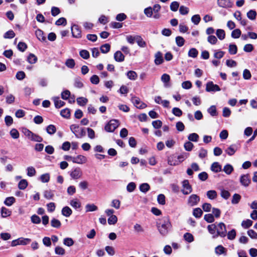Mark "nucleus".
<instances>
[{"mask_svg": "<svg viewBox=\"0 0 257 257\" xmlns=\"http://www.w3.org/2000/svg\"><path fill=\"white\" fill-rule=\"evenodd\" d=\"M157 224V228L160 233L163 235H166L171 227V224L168 217H163L160 220Z\"/></svg>", "mask_w": 257, "mask_h": 257, "instance_id": "f257e3e1", "label": "nucleus"}, {"mask_svg": "<svg viewBox=\"0 0 257 257\" xmlns=\"http://www.w3.org/2000/svg\"><path fill=\"white\" fill-rule=\"evenodd\" d=\"M71 132L75 135L76 138H81L84 135L83 129L80 128L77 124H72L70 126Z\"/></svg>", "mask_w": 257, "mask_h": 257, "instance_id": "f03ea898", "label": "nucleus"}, {"mask_svg": "<svg viewBox=\"0 0 257 257\" xmlns=\"http://www.w3.org/2000/svg\"><path fill=\"white\" fill-rule=\"evenodd\" d=\"M119 122L116 119L110 120L105 126V130L107 132H113L119 126Z\"/></svg>", "mask_w": 257, "mask_h": 257, "instance_id": "7ed1b4c3", "label": "nucleus"}, {"mask_svg": "<svg viewBox=\"0 0 257 257\" xmlns=\"http://www.w3.org/2000/svg\"><path fill=\"white\" fill-rule=\"evenodd\" d=\"M69 174L71 179L73 180H77L80 179L82 177L83 173L80 168L76 167L72 169L70 172Z\"/></svg>", "mask_w": 257, "mask_h": 257, "instance_id": "20e7f679", "label": "nucleus"}, {"mask_svg": "<svg viewBox=\"0 0 257 257\" xmlns=\"http://www.w3.org/2000/svg\"><path fill=\"white\" fill-rule=\"evenodd\" d=\"M216 225V232L217 233V237H224L226 235V226L223 222H220Z\"/></svg>", "mask_w": 257, "mask_h": 257, "instance_id": "39448f33", "label": "nucleus"}, {"mask_svg": "<svg viewBox=\"0 0 257 257\" xmlns=\"http://www.w3.org/2000/svg\"><path fill=\"white\" fill-rule=\"evenodd\" d=\"M31 241L30 238L20 237L14 240L11 242L12 246H16L18 245H26Z\"/></svg>", "mask_w": 257, "mask_h": 257, "instance_id": "423d86ee", "label": "nucleus"}, {"mask_svg": "<svg viewBox=\"0 0 257 257\" xmlns=\"http://www.w3.org/2000/svg\"><path fill=\"white\" fill-rule=\"evenodd\" d=\"M182 187L181 191L184 195H188L191 193L192 191V187L187 180H184L182 182Z\"/></svg>", "mask_w": 257, "mask_h": 257, "instance_id": "0eeeda50", "label": "nucleus"}, {"mask_svg": "<svg viewBox=\"0 0 257 257\" xmlns=\"http://www.w3.org/2000/svg\"><path fill=\"white\" fill-rule=\"evenodd\" d=\"M200 201V197L196 195L192 194L189 196L187 200V204L190 206L196 205Z\"/></svg>", "mask_w": 257, "mask_h": 257, "instance_id": "6e6552de", "label": "nucleus"}, {"mask_svg": "<svg viewBox=\"0 0 257 257\" xmlns=\"http://www.w3.org/2000/svg\"><path fill=\"white\" fill-rule=\"evenodd\" d=\"M220 88L217 84H214L212 81H209L206 84V91L207 92L211 91H219Z\"/></svg>", "mask_w": 257, "mask_h": 257, "instance_id": "1a4fd4ad", "label": "nucleus"}, {"mask_svg": "<svg viewBox=\"0 0 257 257\" xmlns=\"http://www.w3.org/2000/svg\"><path fill=\"white\" fill-rule=\"evenodd\" d=\"M71 31L72 36L76 38H79L81 37V31L78 26L74 25L71 27Z\"/></svg>", "mask_w": 257, "mask_h": 257, "instance_id": "9d476101", "label": "nucleus"}, {"mask_svg": "<svg viewBox=\"0 0 257 257\" xmlns=\"http://www.w3.org/2000/svg\"><path fill=\"white\" fill-rule=\"evenodd\" d=\"M227 249L221 245L217 246L214 249L215 253L217 255H223L225 256L227 254Z\"/></svg>", "mask_w": 257, "mask_h": 257, "instance_id": "9b49d317", "label": "nucleus"}, {"mask_svg": "<svg viewBox=\"0 0 257 257\" xmlns=\"http://www.w3.org/2000/svg\"><path fill=\"white\" fill-rule=\"evenodd\" d=\"M87 161V158L85 156L82 155H79L74 157L73 163L78 164H83L86 163Z\"/></svg>", "mask_w": 257, "mask_h": 257, "instance_id": "f8f14e48", "label": "nucleus"}, {"mask_svg": "<svg viewBox=\"0 0 257 257\" xmlns=\"http://www.w3.org/2000/svg\"><path fill=\"white\" fill-rule=\"evenodd\" d=\"M240 183L244 186L247 187L250 183L249 176L248 174L243 175L240 178Z\"/></svg>", "mask_w": 257, "mask_h": 257, "instance_id": "ddd939ff", "label": "nucleus"}, {"mask_svg": "<svg viewBox=\"0 0 257 257\" xmlns=\"http://www.w3.org/2000/svg\"><path fill=\"white\" fill-rule=\"evenodd\" d=\"M132 101L137 108H144L146 107V105L141 101L140 99L138 97L132 98Z\"/></svg>", "mask_w": 257, "mask_h": 257, "instance_id": "4468645a", "label": "nucleus"}, {"mask_svg": "<svg viewBox=\"0 0 257 257\" xmlns=\"http://www.w3.org/2000/svg\"><path fill=\"white\" fill-rule=\"evenodd\" d=\"M209 232L212 235L213 238L217 237V233L216 232V225L215 224H212L207 226Z\"/></svg>", "mask_w": 257, "mask_h": 257, "instance_id": "2eb2a0df", "label": "nucleus"}, {"mask_svg": "<svg viewBox=\"0 0 257 257\" xmlns=\"http://www.w3.org/2000/svg\"><path fill=\"white\" fill-rule=\"evenodd\" d=\"M161 81L163 82L165 87H169L171 85L170 84V77L167 74H164L161 76Z\"/></svg>", "mask_w": 257, "mask_h": 257, "instance_id": "dca6fc26", "label": "nucleus"}, {"mask_svg": "<svg viewBox=\"0 0 257 257\" xmlns=\"http://www.w3.org/2000/svg\"><path fill=\"white\" fill-rule=\"evenodd\" d=\"M70 205L74 209H77L81 207V204L77 198H73L70 201Z\"/></svg>", "mask_w": 257, "mask_h": 257, "instance_id": "f3484780", "label": "nucleus"}, {"mask_svg": "<svg viewBox=\"0 0 257 257\" xmlns=\"http://www.w3.org/2000/svg\"><path fill=\"white\" fill-rule=\"evenodd\" d=\"M168 163L171 166H176L179 164V161L177 160L176 156L172 155L168 157Z\"/></svg>", "mask_w": 257, "mask_h": 257, "instance_id": "a211bd4d", "label": "nucleus"}, {"mask_svg": "<svg viewBox=\"0 0 257 257\" xmlns=\"http://www.w3.org/2000/svg\"><path fill=\"white\" fill-rule=\"evenodd\" d=\"M114 60L118 62H121L124 61V56L120 51H117L114 54Z\"/></svg>", "mask_w": 257, "mask_h": 257, "instance_id": "6ab92c4d", "label": "nucleus"}, {"mask_svg": "<svg viewBox=\"0 0 257 257\" xmlns=\"http://www.w3.org/2000/svg\"><path fill=\"white\" fill-rule=\"evenodd\" d=\"M37 38L41 42L46 41V37L44 35L43 32L40 29H37L35 32Z\"/></svg>", "mask_w": 257, "mask_h": 257, "instance_id": "aec40b11", "label": "nucleus"}, {"mask_svg": "<svg viewBox=\"0 0 257 257\" xmlns=\"http://www.w3.org/2000/svg\"><path fill=\"white\" fill-rule=\"evenodd\" d=\"M61 212L63 216L68 217L72 214V210L69 207L65 206L62 208Z\"/></svg>", "mask_w": 257, "mask_h": 257, "instance_id": "412c9836", "label": "nucleus"}, {"mask_svg": "<svg viewBox=\"0 0 257 257\" xmlns=\"http://www.w3.org/2000/svg\"><path fill=\"white\" fill-rule=\"evenodd\" d=\"M218 4L222 8H229L231 7V3L229 0H218Z\"/></svg>", "mask_w": 257, "mask_h": 257, "instance_id": "4be33fe9", "label": "nucleus"}, {"mask_svg": "<svg viewBox=\"0 0 257 257\" xmlns=\"http://www.w3.org/2000/svg\"><path fill=\"white\" fill-rule=\"evenodd\" d=\"M155 63L156 65H160L163 62L162 54L160 52H158L155 54Z\"/></svg>", "mask_w": 257, "mask_h": 257, "instance_id": "5701e85b", "label": "nucleus"}, {"mask_svg": "<svg viewBox=\"0 0 257 257\" xmlns=\"http://www.w3.org/2000/svg\"><path fill=\"white\" fill-rule=\"evenodd\" d=\"M53 100L56 108H60L65 104L64 102L60 100L59 97H55L53 98Z\"/></svg>", "mask_w": 257, "mask_h": 257, "instance_id": "b1692460", "label": "nucleus"}, {"mask_svg": "<svg viewBox=\"0 0 257 257\" xmlns=\"http://www.w3.org/2000/svg\"><path fill=\"white\" fill-rule=\"evenodd\" d=\"M216 35L220 40H223L225 38V32L223 29H217Z\"/></svg>", "mask_w": 257, "mask_h": 257, "instance_id": "393cba45", "label": "nucleus"}, {"mask_svg": "<svg viewBox=\"0 0 257 257\" xmlns=\"http://www.w3.org/2000/svg\"><path fill=\"white\" fill-rule=\"evenodd\" d=\"M211 170L215 173H217L221 170V166L218 162H214L211 165Z\"/></svg>", "mask_w": 257, "mask_h": 257, "instance_id": "a878e982", "label": "nucleus"}, {"mask_svg": "<svg viewBox=\"0 0 257 257\" xmlns=\"http://www.w3.org/2000/svg\"><path fill=\"white\" fill-rule=\"evenodd\" d=\"M29 140L31 141L37 142L39 143L43 141V138L33 133L31 135V137H30Z\"/></svg>", "mask_w": 257, "mask_h": 257, "instance_id": "bb28decb", "label": "nucleus"}, {"mask_svg": "<svg viewBox=\"0 0 257 257\" xmlns=\"http://www.w3.org/2000/svg\"><path fill=\"white\" fill-rule=\"evenodd\" d=\"M136 42L138 44V46H140V47L145 48L147 46L146 42L140 35H138V36L137 37V40Z\"/></svg>", "mask_w": 257, "mask_h": 257, "instance_id": "cd10ccee", "label": "nucleus"}, {"mask_svg": "<svg viewBox=\"0 0 257 257\" xmlns=\"http://www.w3.org/2000/svg\"><path fill=\"white\" fill-rule=\"evenodd\" d=\"M77 103L80 106H85L88 102V99L83 97H80L77 98Z\"/></svg>", "mask_w": 257, "mask_h": 257, "instance_id": "c85d7f7f", "label": "nucleus"}, {"mask_svg": "<svg viewBox=\"0 0 257 257\" xmlns=\"http://www.w3.org/2000/svg\"><path fill=\"white\" fill-rule=\"evenodd\" d=\"M11 214V211L5 207H3L1 208V215L2 217H6L10 216Z\"/></svg>", "mask_w": 257, "mask_h": 257, "instance_id": "c756f323", "label": "nucleus"}, {"mask_svg": "<svg viewBox=\"0 0 257 257\" xmlns=\"http://www.w3.org/2000/svg\"><path fill=\"white\" fill-rule=\"evenodd\" d=\"M206 195L209 199L213 200L217 197V194L215 190H209L207 192Z\"/></svg>", "mask_w": 257, "mask_h": 257, "instance_id": "7c9ffc66", "label": "nucleus"}, {"mask_svg": "<svg viewBox=\"0 0 257 257\" xmlns=\"http://www.w3.org/2000/svg\"><path fill=\"white\" fill-rule=\"evenodd\" d=\"M228 52L231 55H234L237 52V47L235 44H230L228 47Z\"/></svg>", "mask_w": 257, "mask_h": 257, "instance_id": "2f4dec72", "label": "nucleus"}, {"mask_svg": "<svg viewBox=\"0 0 257 257\" xmlns=\"http://www.w3.org/2000/svg\"><path fill=\"white\" fill-rule=\"evenodd\" d=\"M78 186L81 190H85L88 188L89 183L87 181L83 180L79 183Z\"/></svg>", "mask_w": 257, "mask_h": 257, "instance_id": "473e14b6", "label": "nucleus"}, {"mask_svg": "<svg viewBox=\"0 0 257 257\" xmlns=\"http://www.w3.org/2000/svg\"><path fill=\"white\" fill-rule=\"evenodd\" d=\"M16 199L14 197H9L6 198L4 203L8 206H11L15 202Z\"/></svg>", "mask_w": 257, "mask_h": 257, "instance_id": "72a5a7b5", "label": "nucleus"}, {"mask_svg": "<svg viewBox=\"0 0 257 257\" xmlns=\"http://www.w3.org/2000/svg\"><path fill=\"white\" fill-rule=\"evenodd\" d=\"M27 61L30 64H35L37 61V57L33 54H30L28 56Z\"/></svg>", "mask_w": 257, "mask_h": 257, "instance_id": "f704fd0d", "label": "nucleus"}, {"mask_svg": "<svg viewBox=\"0 0 257 257\" xmlns=\"http://www.w3.org/2000/svg\"><path fill=\"white\" fill-rule=\"evenodd\" d=\"M198 54V51L196 48H191L188 52V56L192 58H196Z\"/></svg>", "mask_w": 257, "mask_h": 257, "instance_id": "c9c22d12", "label": "nucleus"}, {"mask_svg": "<svg viewBox=\"0 0 257 257\" xmlns=\"http://www.w3.org/2000/svg\"><path fill=\"white\" fill-rule=\"evenodd\" d=\"M53 191L51 190H45L44 192V196L47 199H51L54 197Z\"/></svg>", "mask_w": 257, "mask_h": 257, "instance_id": "e433bc0d", "label": "nucleus"}, {"mask_svg": "<svg viewBox=\"0 0 257 257\" xmlns=\"http://www.w3.org/2000/svg\"><path fill=\"white\" fill-rule=\"evenodd\" d=\"M223 171L227 175H230L233 171V167L230 164L224 166Z\"/></svg>", "mask_w": 257, "mask_h": 257, "instance_id": "4c0bfd02", "label": "nucleus"}, {"mask_svg": "<svg viewBox=\"0 0 257 257\" xmlns=\"http://www.w3.org/2000/svg\"><path fill=\"white\" fill-rule=\"evenodd\" d=\"M51 225L53 227L59 228L61 225V222L56 218H53L51 220Z\"/></svg>", "mask_w": 257, "mask_h": 257, "instance_id": "58836bf2", "label": "nucleus"}, {"mask_svg": "<svg viewBox=\"0 0 257 257\" xmlns=\"http://www.w3.org/2000/svg\"><path fill=\"white\" fill-rule=\"evenodd\" d=\"M252 221L250 219H246L242 221L241 222V226L244 228H248L252 225Z\"/></svg>", "mask_w": 257, "mask_h": 257, "instance_id": "ea45409f", "label": "nucleus"}, {"mask_svg": "<svg viewBox=\"0 0 257 257\" xmlns=\"http://www.w3.org/2000/svg\"><path fill=\"white\" fill-rule=\"evenodd\" d=\"M28 183L26 180H21L18 184V187L21 190H24L28 186Z\"/></svg>", "mask_w": 257, "mask_h": 257, "instance_id": "a19ab883", "label": "nucleus"}, {"mask_svg": "<svg viewBox=\"0 0 257 257\" xmlns=\"http://www.w3.org/2000/svg\"><path fill=\"white\" fill-rule=\"evenodd\" d=\"M126 75L128 79L133 80H136L138 76L137 73L134 71H129Z\"/></svg>", "mask_w": 257, "mask_h": 257, "instance_id": "79ce46f5", "label": "nucleus"}, {"mask_svg": "<svg viewBox=\"0 0 257 257\" xmlns=\"http://www.w3.org/2000/svg\"><path fill=\"white\" fill-rule=\"evenodd\" d=\"M183 237L184 239L189 243L194 241V237L193 235L190 233L187 232L185 233Z\"/></svg>", "mask_w": 257, "mask_h": 257, "instance_id": "37998d69", "label": "nucleus"}, {"mask_svg": "<svg viewBox=\"0 0 257 257\" xmlns=\"http://www.w3.org/2000/svg\"><path fill=\"white\" fill-rule=\"evenodd\" d=\"M27 175L29 177H33L36 175V171L34 167L31 166L27 168Z\"/></svg>", "mask_w": 257, "mask_h": 257, "instance_id": "c03bdc74", "label": "nucleus"}, {"mask_svg": "<svg viewBox=\"0 0 257 257\" xmlns=\"http://www.w3.org/2000/svg\"><path fill=\"white\" fill-rule=\"evenodd\" d=\"M241 34V31L239 29H236L232 31L231 35L232 38L237 39L239 38Z\"/></svg>", "mask_w": 257, "mask_h": 257, "instance_id": "a18cd8bd", "label": "nucleus"}, {"mask_svg": "<svg viewBox=\"0 0 257 257\" xmlns=\"http://www.w3.org/2000/svg\"><path fill=\"white\" fill-rule=\"evenodd\" d=\"M86 212L94 211L97 210V207L93 204H88L85 206Z\"/></svg>", "mask_w": 257, "mask_h": 257, "instance_id": "49530a36", "label": "nucleus"}, {"mask_svg": "<svg viewBox=\"0 0 257 257\" xmlns=\"http://www.w3.org/2000/svg\"><path fill=\"white\" fill-rule=\"evenodd\" d=\"M138 35H127L126 36V39L127 42L131 44H134L135 42L137 40V37H138Z\"/></svg>", "mask_w": 257, "mask_h": 257, "instance_id": "de8ad7c7", "label": "nucleus"}, {"mask_svg": "<svg viewBox=\"0 0 257 257\" xmlns=\"http://www.w3.org/2000/svg\"><path fill=\"white\" fill-rule=\"evenodd\" d=\"M188 139L190 141L196 142L199 139V136L196 133H192L188 136Z\"/></svg>", "mask_w": 257, "mask_h": 257, "instance_id": "09e8293b", "label": "nucleus"}, {"mask_svg": "<svg viewBox=\"0 0 257 257\" xmlns=\"http://www.w3.org/2000/svg\"><path fill=\"white\" fill-rule=\"evenodd\" d=\"M63 244L67 246H71L74 244V241L71 238L67 237L64 239Z\"/></svg>", "mask_w": 257, "mask_h": 257, "instance_id": "8fccbe9b", "label": "nucleus"}, {"mask_svg": "<svg viewBox=\"0 0 257 257\" xmlns=\"http://www.w3.org/2000/svg\"><path fill=\"white\" fill-rule=\"evenodd\" d=\"M140 191L146 193L150 189V185L148 183H143L140 186Z\"/></svg>", "mask_w": 257, "mask_h": 257, "instance_id": "3c124183", "label": "nucleus"}, {"mask_svg": "<svg viewBox=\"0 0 257 257\" xmlns=\"http://www.w3.org/2000/svg\"><path fill=\"white\" fill-rule=\"evenodd\" d=\"M66 66L69 68H73L74 67L75 62L73 59H68L65 62Z\"/></svg>", "mask_w": 257, "mask_h": 257, "instance_id": "603ef678", "label": "nucleus"}, {"mask_svg": "<svg viewBox=\"0 0 257 257\" xmlns=\"http://www.w3.org/2000/svg\"><path fill=\"white\" fill-rule=\"evenodd\" d=\"M46 131L49 134L53 135L55 133L56 129L54 125L50 124L47 127Z\"/></svg>", "mask_w": 257, "mask_h": 257, "instance_id": "864d4df0", "label": "nucleus"}, {"mask_svg": "<svg viewBox=\"0 0 257 257\" xmlns=\"http://www.w3.org/2000/svg\"><path fill=\"white\" fill-rule=\"evenodd\" d=\"M256 16V13L254 10H250L247 13V18L251 20H255Z\"/></svg>", "mask_w": 257, "mask_h": 257, "instance_id": "5fc2aeb1", "label": "nucleus"}, {"mask_svg": "<svg viewBox=\"0 0 257 257\" xmlns=\"http://www.w3.org/2000/svg\"><path fill=\"white\" fill-rule=\"evenodd\" d=\"M176 43L178 46L182 47L184 44L185 40L182 37L177 36L176 38Z\"/></svg>", "mask_w": 257, "mask_h": 257, "instance_id": "6e6d98bb", "label": "nucleus"}, {"mask_svg": "<svg viewBox=\"0 0 257 257\" xmlns=\"http://www.w3.org/2000/svg\"><path fill=\"white\" fill-rule=\"evenodd\" d=\"M55 252L56 254L63 255L65 253V249L59 246H57L55 248Z\"/></svg>", "mask_w": 257, "mask_h": 257, "instance_id": "4d7b16f0", "label": "nucleus"}, {"mask_svg": "<svg viewBox=\"0 0 257 257\" xmlns=\"http://www.w3.org/2000/svg\"><path fill=\"white\" fill-rule=\"evenodd\" d=\"M202 213L203 212L200 208H196L193 210V214L196 218L200 217Z\"/></svg>", "mask_w": 257, "mask_h": 257, "instance_id": "13d9d810", "label": "nucleus"}, {"mask_svg": "<svg viewBox=\"0 0 257 257\" xmlns=\"http://www.w3.org/2000/svg\"><path fill=\"white\" fill-rule=\"evenodd\" d=\"M110 46L108 44H105L100 47V51L102 53H106L110 50Z\"/></svg>", "mask_w": 257, "mask_h": 257, "instance_id": "bf43d9fd", "label": "nucleus"}, {"mask_svg": "<svg viewBox=\"0 0 257 257\" xmlns=\"http://www.w3.org/2000/svg\"><path fill=\"white\" fill-rule=\"evenodd\" d=\"M111 206L114 208L118 209L120 208V201L118 199H113L111 201Z\"/></svg>", "mask_w": 257, "mask_h": 257, "instance_id": "052dcab7", "label": "nucleus"}, {"mask_svg": "<svg viewBox=\"0 0 257 257\" xmlns=\"http://www.w3.org/2000/svg\"><path fill=\"white\" fill-rule=\"evenodd\" d=\"M117 217L115 215L109 216L108 219V223L109 225H114L117 222Z\"/></svg>", "mask_w": 257, "mask_h": 257, "instance_id": "680f3d73", "label": "nucleus"}, {"mask_svg": "<svg viewBox=\"0 0 257 257\" xmlns=\"http://www.w3.org/2000/svg\"><path fill=\"white\" fill-rule=\"evenodd\" d=\"M224 55V52L220 50H215L213 54L214 58L217 59H221L223 57Z\"/></svg>", "mask_w": 257, "mask_h": 257, "instance_id": "e2e57ef3", "label": "nucleus"}, {"mask_svg": "<svg viewBox=\"0 0 257 257\" xmlns=\"http://www.w3.org/2000/svg\"><path fill=\"white\" fill-rule=\"evenodd\" d=\"M241 199V196L238 194H234L232 197L231 203L233 204H237Z\"/></svg>", "mask_w": 257, "mask_h": 257, "instance_id": "0e129e2a", "label": "nucleus"}, {"mask_svg": "<svg viewBox=\"0 0 257 257\" xmlns=\"http://www.w3.org/2000/svg\"><path fill=\"white\" fill-rule=\"evenodd\" d=\"M207 111L211 116H215L217 115L216 108L215 105L211 106L207 110Z\"/></svg>", "mask_w": 257, "mask_h": 257, "instance_id": "69168bd1", "label": "nucleus"}, {"mask_svg": "<svg viewBox=\"0 0 257 257\" xmlns=\"http://www.w3.org/2000/svg\"><path fill=\"white\" fill-rule=\"evenodd\" d=\"M50 180V175L48 173H46L40 176V180L43 183H47Z\"/></svg>", "mask_w": 257, "mask_h": 257, "instance_id": "338daca9", "label": "nucleus"}, {"mask_svg": "<svg viewBox=\"0 0 257 257\" xmlns=\"http://www.w3.org/2000/svg\"><path fill=\"white\" fill-rule=\"evenodd\" d=\"M201 20V18L199 15H195L191 18V21L195 25H198Z\"/></svg>", "mask_w": 257, "mask_h": 257, "instance_id": "774afa93", "label": "nucleus"}]
</instances>
